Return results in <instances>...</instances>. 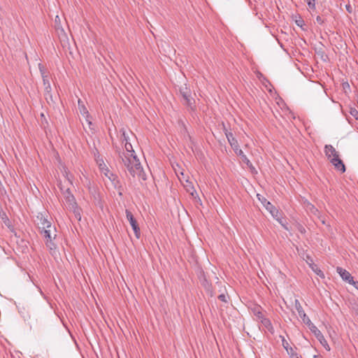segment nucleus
Returning a JSON list of instances; mask_svg holds the SVG:
<instances>
[{"mask_svg": "<svg viewBox=\"0 0 358 358\" xmlns=\"http://www.w3.org/2000/svg\"><path fill=\"white\" fill-rule=\"evenodd\" d=\"M324 152L331 163L338 171H340L341 173H344L345 171V166L343 161L339 159L338 152L331 145H325Z\"/></svg>", "mask_w": 358, "mask_h": 358, "instance_id": "1", "label": "nucleus"}, {"mask_svg": "<svg viewBox=\"0 0 358 358\" xmlns=\"http://www.w3.org/2000/svg\"><path fill=\"white\" fill-rule=\"evenodd\" d=\"M227 141L231 148H233L235 153L239 156L242 161L249 167H252V164L247 156L244 154L243 150L240 149L237 140L234 137V135L231 132L227 131L225 133Z\"/></svg>", "mask_w": 358, "mask_h": 358, "instance_id": "2", "label": "nucleus"}, {"mask_svg": "<svg viewBox=\"0 0 358 358\" xmlns=\"http://www.w3.org/2000/svg\"><path fill=\"white\" fill-rule=\"evenodd\" d=\"M179 91L183 99V104L188 107L191 110H194L195 108V101L192 97L190 89L187 87L186 84H185L180 87Z\"/></svg>", "mask_w": 358, "mask_h": 358, "instance_id": "3", "label": "nucleus"}, {"mask_svg": "<svg viewBox=\"0 0 358 358\" xmlns=\"http://www.w3.org/2000/svg\"><path fill=\"white\" fill-rule=\"evenodd\" d=\"M49 227L41 230V234L43 236L46 246L52 250L55 245L52 240L56 237V229L54 226L48 225Z\"/></svg>", "mask_w": 358, "mask_h": 358, "instance_id": "4", "label": "nucleus"}, {"mask_svg": "<svg viewBox=\"0 0 358 358\" xmlns=\"http://www.w3.org/2000/svg\"><path fill=\"white\" fill-rule=\"evenodd\" d=\"M134 166H130L129 172L133 177H138L145 180V174L144 173L143 169L139 159L137 157H133Z\"/></svg>", "mask_w": 358, "mask_h": 358, "instance_id": "5", "label": "nucleus"}, {"mask_svg": "<svg viewBox=\"0 0 358 358\" xmlns=\"http://www.w3.org/2000/svg\"><path fill=\"white\" fill-rule=\"evenodd\" d=\"M311 332L315 336L317 339L320 341L322 345L328 351L330 350V347L325 339L324 336L322 334V332L318 329V328L313 324L308 327Z\"/></svg>", "mask_w": 358, "mask_h": 358, "instance_id": "6", "label": "nucleus"}, {"mask_svg": "<svg viewBox=\"0 0 358 358\" xmlns=\"http://www.w3.org/2000/svg\"><path fill=\"white\" fill-rule=\"evenodd\" d=\"M294 306H295L296 311L298 312L299 315L302 319L304 324H306L308 327H310V325L313 324V323L311 322L310 318L306 314L305 311L303 310V309L298 299H295Z\"/></svg>", "mask_w": 358, "mask_h": 358, "instance_id": "7", "label": "nucleus"}, {"mask_svg": "<svg viewBox=\"0 0 358 358\" xmlns=\"http://www.w3.org/2000/svg\"><path fill=\"white\" fill-rule=\"evenodd\" d=\"M257 197L264 208L271 213L272 217L273 218H276L278 217V213H280L278 209H277L270 201H267L264 197L260 198L259 194H257Z\"/></svg>", "mask_w": 358, "mask_h": 358, "instance_id": "8", "label": "nucleus"}, {"mask_svg": "<svg viewBox=\"0 0 358 358\" xmlns=\"http://www.w3.org/2000/svg\"><path fill=\"white\" fill-rule=\"evenodd\" d=\"M126 216L131 227H132V229L134 230L136 237L139 238L141 236V230L133 214L129 210H127Z\"/></svg>", "mask_w": 358, "mask_h": 358, "instance_id": "9", "label": "nucleus"}, {"mask_svg": "<svg viewBox=\"0 0 358 358\" xmlns=\"http://www.w3.org/2000/svg\"><path fill=\"white\" fill-rule=\"evenodd\" d=\"M336 271L340 275V276L342 278V279L343 280L348 282L349 284L355 285L357 283H358L357 282H355L354 280L353 277L345 269H344L341 267H337Z\"/></svg>", "mask_w": 358, "mask_h": 358, "instance_id": "10", "label": "nucleus"}, {"mask_svg": "<svg viewBox=\"0 0 358 358\" xmlns=\"http://www.w3.org/2000/svg\"><path fill=\"white\" fill-rule=\"evenodd\" d=\"M38 67H39V70H40V72H41V76L43 78V85H44L45 92L47 94H50L52 89H51V85H50L48 76V75L45 74L43 66L41 64H38Z\"/></svg>", "mask_w": 358, "mask_h": 358, "instance_id": "11", "label": "nucleus"}, {"mask_svg": "<svg viewBox=\"0 0 358 358\" xmlns=\"http://www.w3.org/2000/svg\"><path fill=\"white\" fill-rule=\"evenodd\" d=\"M133 157H137L133 153H123V156H121L124 165L127 167L128 171H129L130 166H134Z\"/></svg>", "mask_w": 358, "mask_h": 358, "instance_id": "12", "label": "nucleus"}, {"mask_svg": "<svg viewBox=\"0 0 358 358\" xmlns=\"http://www.w3.org/2000/svg\"><path fill=\"white\" fill-rule=\"evenodd\" d=\"M96 164L99 166L100 171L109 179L110 174H113L110 171L108 166L105 164L103 159L102 158L96 159Z\"/></svg>", "mask_w": 358, "mask_h": 358, "instance_id": "13", "label": "nucleus"}, {"mask_svg": "<svg viewBox=\"0 0 358 358\" xmlns=\"http://www.w3.org/2000/svg\"><path fill=\"white\" fill-rule=\"evenodd\" d=\"M37 219L39 221L38 222V225L40 230L49 227V226L48 225H52L51 222L47 218H45L42 214H39L37 216Z\"/></svg>", "mask_w": 358, "mask_h": 358, "instance_id": "14", "label": "nucleus"}, {"mask_svg": "<svg viewBox=\"0 0 358 358\" xmlns=\"http://www.w3.org/2000/svg\"><path fill=\"white\" fill-rule=\"evenodd\" d=\"M250 310L252 313L257 317V321H260L264 317L262 313V308L261 306L255 305Z\"/></svg>", "mask_w": 358, "mask_h": 358, "instance_id": "15", "label": "nucleus"}, {"mask_svg": "<svg viewBox=\"0 0 358 358\" xmlns=\"http://www.w3.org/2000/svg\"><path fill=\"white\" fill-rule=\"evenodd\" d=\"M259 322H261V324L263 325V327L268 331H269L272 334H274V328H273V327L272 325V323H271V320L268 318H266V317H264L263 319H262Z\"/></svg>", "mask_w": 358, "mask_h": 358, "instance_id": "16", "label": "nucleus"}, {"mask_svg": "<svg viewBox=\"0 0 358 358\" xmlns=\"http://www.w3.org/2000/svg\"><path fill=\"white\" fill-rule=\"evenodd\" d=\"M109 180L111 181L113 187L118 190H120L122 188V185L120 182L115 174H110Z\"/></svg>", "mask_w": 358, "mask_h": 358, "instance_id": "17", "label": "nucleus"}, {"mask_svg": "<svg viewBox=\"0 0 358 358\" xmlns=\"http://www.w3.org/2000/svg\"><path fill=\"white\" fill-rule=\"evenodd\" d=\"M71 208L73 210L75 217L80 221L81 220V209L77 206V204H73L71 206Z\"/></svg>", "mask_w": 358, "mask_h": 358, "instance_id": "18", "label": "nucleus"}, {"mask_svg": "<svg viewBox=\"0 0 358 358\" xmlns=\"http://www.w3.org/2000/svg\"><path fill=\"white\" fill-rule=\"evenodd\" d=\"M66 201L69 203L70 207L76 204L73 195L71 193L69 189L66 190Z\"/></svg>", "mask_w": 358, "mask_h": 358, "instance_id": "19", "label": "nucleus"}, {"mask_svg": "<svg viewBox=\"0 0 358 358\" xmlns=\"http://www.w3.org/2000/svg\"><path fill=\"white\" fill-rule=\"evenodd\" d=\"M78 108H79V110L80 112V113L83 115H88L89 113H88V110L87 109V108L85 106L83 102L80 100V99H78Z\"/></svg>", "mask_w": 358, "mask_h": 358, "instance_id": "20", "label": "nucleus"}, {"mask_svg": "<svg viewBox=\"0 0 358 358\" xmlns=\"http://www.w3.org/2000/svg\"><path fill=\"white\" fill-rule=\"evenodd\" d=\"M274 219L278 221L285 230L289 231V228L287 227V222L282 220L280 213H278V217Z\"/></svg>", "mask_w": 358, "mask_h": 358, "instance_id": "21", "label": "nucleus"}, {"mask_svg": "<svg viewBox=\"0 0 358 358\" xmlns=\"http://www.w3.org/2000/svg\"><path fill=\"white\" fill-rule=\"evenodd\" d=\"M280 338H281V341H282V345L283 346V348L287 350V352L288 353H289V351H292V348H289V343L288 342L286 341V339L285 338V337L283 336H280Z\"/></svg>", "mask_w": 358, "mask_h": 358, "instance_id": "22", "label": "nucleus"}, {"mask_svg": "<svg viewBox=\"0 0 358 358\" xmlns=\"http://www.w3.org/2000/svg\"><path fill=\"white\" fill-rule=\"evenodd\" d=\"M311 268L313 269V271L318 275L320 276L321 278H324V273L322 272V270H320L316 265L313 264V266H311Z\"/></svg>", "mask_w": 358, "mask_h": 358, "instance_id": "23", "label": "nucleus"}, {"mask_svg": "<svg viewBox=\"0 0 358 358\" xmlns=\"http://www.w3.org/2000/svg\"><path fill=\"white\" fill-rule=\"evenodd\" d=\"M124 148H125V150L127 151L126 153H133V154H135V152L133 149V147H132V145L131 144L130 142H127L124 143Z\"/></svg>", "mask_w": 358, "mask_h": 358, "instance_id": "24", "label": "nucleus"}, {"mask_svg": "<svg viewBox=\"0 0 358 358\" xmlns=\"http://www.w3.org/2000/svg\"><path fill=\"white\" fill-rule=\"evenodd\" d=\"M307 4L310 10H315L316 9L315 0H307Z\"/></svg>", "mask_w": 358, "mask_h": 358, "instance_id": "25", "label": "nucleus"}, {"mask_svg": "<svg viewBox=\"0 0 358 358\" xmlns=\"http://www.w3.org/2000/svg\"><path fill=\"white\" fill-rule=\"evenodd\" d=\"M350 113L352 116H353L356 120H358V110L355 108H351L350 110Z\"/></svg>", "mask_w": 358, "mask_h": 358, "instance_id": "26", "label": "nucleus"}, {"mask_svg": "<svg viewBox=\"0 0 358 358\" xmlns=\"http://www.w3.org/2000/svg\"><path fill=\"white\" fill-rule=\"evenodd\" d=\"M122 141L124 143L129 142V135L126 133L124 130H122Z\"/></svg>", "mask_w": 358, "mask_h": 358, "instance_id": "27", "label": "nucleus"}, {"mask_svg": "<svg viewBox=\"0 0 358 358\" xmlns=\"http://www.w3.org/2000/svg\"><path fill=\"white\" fill-rule=\"evenodd\" d=\"M218 299L223 302H227V296L225 295L224 294H220L218 296Z\"/></svg>", "mask_w": 358, "mask_h": 358, "instance_id": "28", "label": "nucleus"}, {"mask_svg": "<svg viewBox=\"0 0 358 358\" xmlns=\"http://www.w3.org/2000/svg\"><path fill=\"white\" fill-rule=\"evenodd\" d=\"M345 8H346V10L349 13H352V7L351 6L350 4H348L345 6Z\"/></svg>", "mask_w": 358, "mask_h": 358, "instance_id": "29", "label": "nucleus"}, {"mask_svg": "<svg viewBox=\"0 0 358 358\" xmlns=\"http://www.w3.org/2000/svg\"><path fill=\"white\" fill-rule=\"evenodd\" d=\"M316 22L320 24H322L324 23V20L320 15L317 16Z\"/></svg>", "mask_w": 358, "mask_h": 358, "instance_id": "30", "label": "nucleus"}, {"mask_svg": "<svg viewBox=\"0 0 358 358\" xmlns=\"http://www.w3.org/2000/svg\"><path fill=\"white\" fill-rule=\"evenodd\" d=\"M298 229L299 231L301 232V233H305L306 232V229H304L303 227H302L301 225H299V227H298Z\"/></svg>", "mask_w": 358, "mask_h": 358, "instance_id": "31", "label": "nucleus"}, {"mask_svg": "<svg viewBox=\"0 0 358 358\" xmlns=\"http://www.w3.org/2000/svg\"><path fill=\"white\" fill-rule=\"evenodd\" d=\"M302 22H303V21H299H299H296V24H297V25H298V26H300V27H301V26H302Z\"/></svg>", "mask_w": 358, "mask_h": 358, "instance_id": "32", "label": "nucleus"}, {"mask_svg": "<svg viewBox=\"0 0 358 358\" xmlns=\"http://www.w3.org/2000/svg\"><path fill=\"white\" fill-rule=\"evenodd\" d=\"M192 189H194V188L192 187ZM194 193L196 194V190L193 189V191L191 192L192 196H194Z\"/></svg>", "mask_w": 358, "mask_h": 358, "instance_id": "33", "label": "nucleus"}, {"mask_svg": "<svg viewBox=\"0 0 358 358\" xmlns=\"http://www.w3.org/2000/svg\"><path fill=\"white\" fill-rule=\"evenodd\" d=\"M309 205L311 206L312 208L315 209L314 206H313L311 204H309Z\"/></svg>", "mask_w": 358, "mask_h": 358, "instance_id": "34", "label": "nucleus"}, {"mask_svg": "<svg viewBox=\"0 0 358 358\" xmlns=\"http://www.w3.org/2000/svg\"><path fill=\"white\" fill-rule=\"evenodd\" d=\"M314 358H317V356H316V355H315V356H314Z\"/></svg>", "mask_w": 358, "mask_h": 358, "instance_id": "35", "label": "nucleus"}, {"mask_svg": "<svg viewBox=\"0 0 358 358\" xmlns=\"http://www.w3.org/2000/svg\"><path fill=\"white\" fill-rule=\"evenodd\" d=\"M357 105H358V98H357Z\"/></svg>", "mask_w": 358, "mask_h": 358, "instance_id": "36", "label": "nucleus"}, {"mask_svg": "<svg viewBox=\"0 0 358 358\" xmlns=\"http://www.w3.org/2000/svg\"><path fill=\"white\" fill-rule=\"evenodd\" d=\"M357 315H358V310H357Z\"/></svg>", "mask_w": 358, "mask_h": 358, "instance_id": "37", "label": "nucleus"}]
</instances>
